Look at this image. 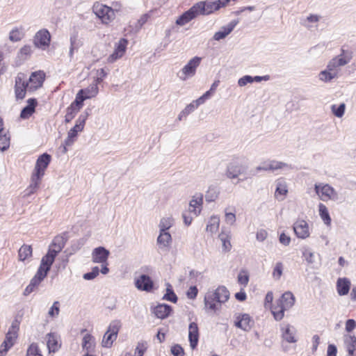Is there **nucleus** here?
<instances>
[{"mask_svg":"<svg viewBox=\"0 0 356 356\" xmlns=\"http://www.w3.org/2000/svg\"><path fill=\"white\" fill-rule=\"evenodd\" d=\"M197 15V10L195 6H193L190 10L185 12L176 20V24L179 26H184Z\"/></svg>","mask_w":356,"mask_h":356,"instance_id":"a878e982","label":"nucleus"},{"mask_svg":"<svg viewBox=\"0 0 356 356\" xmlns=\"http://www.w3.org/2000/svg\"><path fill=\"white\" fill-rule=\"evenodd\" d=\"M99 267L95 266L92 268L91 272L86 273L83 274V277L84 280H91L95 279L99 275Z\"/></svg>","mask_w":356,"mask_h":356,"instance_id":"bf43d9fd","label":"nucleus"},{"mask_svg":"<svg viewBox=\"0 0 356 356\" xmlns=\"http://www.w3.org/2000/svg\"><path fill=\"white\" fill-rule=\"evenodd\" d=\"M24 36L22 29L15 28L13 29L9 34V39L13 42L19 41Z\"/></svg>","mask_w":356,"mask_h":356,"instance_id":"8fccbe9b","label":"nucleus"},{"mask_svg":"<svg viewBox=\"0 0 356 356\" xmlns=\"http://www.w3.org/2000/svg\"><path fill=\"white\" fill-rule=\"evenodd\" d=\"M119 11H120V7L112 8L99 2H95L92 6L94 14L105 24L111 22L115 17V12Z\"/></svg>","mask_w":356,"mask_h":356,"instance_id":"f03ea898","label":"nucleus"},{"mask_svg":"<svg viewBox=\"0 0 356 356\" xmlns=\"http://www.w3.org/2000/svg\"><path fill=\"white\" fill-rule=\"evenodd\" d=\"M220 240L222 242V249L225 252H229L231 250L232 245L230 243V235L229 232H225L222 230L218 236Z\"/></svg>","mask_w":356,"mask_h":356,"instance_id":"4c0bfd02","label":"nucleus"},{"mask_svg":"<svg viewBox=\"0 0 356 356\" xmlns=\"http://www.w3.org/2000/svg\"><path fill=\"white\" fill-rule=\"evenodd\" d=\"M318 211L319 215L324 222V223L327 225H330L331 223V218L330 216L327 208L325 205L322 203H320L318 205Z\"/></svg>","mask_w":356,"mask_h":356,"instance_id":"a19ab883","label":"nucleus"},{"mask_svg":"<svg viewBox=\"0 0 356 356\" xmlns=\"http://www.w3.org/2000/svg\"><path fill=\"white\" fill-rule=\"evenodd\" d=\"M28 104L22 109L20 117L23 119L29 118L35 111L37 102L35 99H29L27 101Z\"/></svg>","mask_w":356,"mask_h":356,"instance_id":"473e14b6","label":"nucleus"},{"mask_svg":"<svg viewBox=\"0 0 356 356\" xmlns=\"http://www.w3.org/2000/svg\"><path fill=\"white\" fill-rule=\"evenodd\" d=\"M188 339L190 346L192 349H195L197 345L199 339V331L197 325L195 323H190L188 326Z\"/></svg>","mask_w":356,"mask_h":356,"instance_id":"b1692460","label":"nucleus"},{"mask_svg":"<svg viewBox=\"0 0 356 356\" xmlns=\"http://www.w3.org/2000/svg\"><path fill=\"white\" fill-rule=\"evenodd\" d=\"M254 321L248 314H238L236 316L235 325L244 331H249Z\"/></svg>","mask_w":356,"mask_h":356,"instance_id":"2eb2a0df","label":"nucleus"},{"mask_svg":"<svg viewBox=\"0 0 356 356\" xmlns=\"http://www.w3.org/2000/svg\"><path fill=\"white\" fill-rule=\"evenodd\" d=\"M127 43L128 41L126 39H120L119 42L115 44L113 54H111L107 58V62L112 63L122 57L126 51Z\"/></svg>","mask_w":356,"mask_h":356,"instance_id":"9b49d317","label":"nucleus"},{"mask_svg":"<svg viewBox=\"0 0 356 356\" xmlns=\"http://www.w3.org/2000/svg\"><path fill=\"white\" fill-rule=\"evenodd\" d=\"M55 257L56 256L48 250L47 253L42 258L38 270L47 275L54 261Z\"/></svg>","mask_w":356,"mask_h":356,"instance_id":"393cba45","label":"nucleus"},{"mask_svg":"<svg viewBox=\"0 0 356 356\" xmlns=\"http://www.w3.org/2000/svg\"><path fill=\"white\" fill-rule=\"evenodd\" d=\"M59 302L55 301L48 312V314L51 317H56L59 314Z\"/></svg>","mask_w":356,"mask_h":356,"instance_id":"052dcab7","label":"nucleus"},{"mask_svg":"<svg viewBox=\"0 0 356 356\" xmlns=\"http://www.w3.org/2000/svg\"><path fill=\"white\" fill-rule=\"evenodd\" d=\"M302 256L306 261L309 264H313L315 261L314 252L309 248H304L302 250Z\"/></svg>","mask_w":356,"mask_h":356,"instance_id":"603ef678","label":"nucleus"},{"mask_svg":"<svg viewBox=\"0 0 356 356\" xmlns=\"http://www.w3.org/2000/svg\"><path fill=\"white\" fill-rule=\"evenodd\" d=\"M283 264L282 262H277L275 265L273 271V277L276 280H279L282 275Z\"/></svg>","mask_w":356,"mask_h":356,"instance_id":"864d4df0","label":"nucleus"},{"mask_svg":"<svg viewBox=\"0 0 356 356\" xmlns=\"http://www.w3.org/2000/svg\"><path fill=\"white\" fill-rule=\"evenodd\" d=\"M87 99L79 91L76 95L75 100L71 104L70 106H73L76 111H79L83 106L84 100Z\"/></svg>","mask_w":356,"mask_h":356,"instance_id":"de8ad7c7","label":"nucleus"},{"mask_svg":"<svg viewBox=\"0 0 356 356\" xmlns=\"http://www.w3.org/2000/svg\"><path fill=\"white\" fill-rule=\"evenodd\" d=\"M249 281L248 275L245 272H241L238 275V282L244 286H246Z\"/></svg>","mask_w":356,"mask_h":356,"instance_id":"69168bd1","label":"nucleus"},{"mask_svg":"<svg viewBox=\"0 0 356 356\" xmlns=\"http://www.w3.org/2000/svg\"><path fill=\"white\" fill-rule=\"evenodd\" d=\"M288 192L286 185L283 181H278L277 182V186L275 190V195H285Z\"/></svg>","mask_w":356,"mask_h":356,"instance_id":"6e6d98bb","label":"nucleus"},{"mask_svg":"<svg viewBox=\"0 0 356 356\" xmlns=\"http://www.w3.org/2000/svg\"><path fill=\"white\" fill-rule=\"evenodd\" d=\"M171 353L175 356H181L184 355V350L179 345H175L171 348Z\"/></svg>","mask_w":356,"mask_h":356,"instance_id":"338daca9","label":"nucleus"},{"mask_svg":"<svg viewBox=\"0 0 356 356\" xmlns=\"http://www.w3.org/2000/svg\"><path fill=\"white\" fill-rule=\"evenodd\" d=\"M19 260L24 261L32 257V248L29 245H23L18 251Z\"/></svg>","mask_w":356,"mask_h":356,"instance_id":"e433bc0d","label":"nucleus"},{"mask_svg":"<svg viewBox=\"0 0 356 356\" xmlns=\"http://www.w3.org/2000/svg\"><path fill=\"white\" fill-rule=\"evenodd\" d=\"M204 307L207 312H215L220 308L221 304L217 302V298L210 291L204 296Z\"/></svg>","mask_w":356,"mask_h":356,"instance_id":"412c9836","label":"nucleus"},{"mask_svg":"<svg viewBox=\"0 0 356 356\" xmlns=\"http://www.w3.org/2000/svg\"><path fill=\"white\" fill-rule=\"evenodd\" d=\"M47 345L50 352H55L59 348L58 340L53 334L47 335Z\"/></svg>","mask_w":356,"mask_h":356,"instance_id":"79ce46f5","label":"nucleus"},{"mask_svg":"<svg viewBox=\"0 0 356 356\" xmlns=\"http://www.w3.org/2000/svg\"><path fill=\"white\" fill-rule=\"evenodd\" d=\"M28 90L26 86L25 76L24 74H19L15 79V92L17 99H22L26 95V91Z\"/></svg>","mask_w":356,"mask_h":356,"instance_id":"ddd939ff","label":"nucleus"},{"mask_svg":"<svg viewBox=\"0 0 356 356\" xmlns=\"http://www.w3.org/2000/svg\"><path fill=\"white\" fill-rule=\"evenodd\" d=\"M51 35L47 29H41L38 31L33 39L35 46L43 50L49 47Z\"/></svg>","mask_w":356,"mask_h":356,"instance_id":"0eeeda50","label":"nucleus"},{"mask_svg":"<svg viewBox=\"0 0 356 356\" xmlns=\"http://www.w3.org/2000/svg\"><path fill=\"white\" fill-rule=\"evenodd\" d=\"M135 286L138 290L150 291L153 288V282L148 275H142L136 279Z\"/></svg>","mask_w":356,"mask_h":356,"instance_id":"4be33fe9","label":"nucleus"},{"mask_svg":"<svg viewBox=\"0 0 356 356\" xmlns=\"http://www.w3.org/2000/svg\"><path fill=\"white\" fill-rule=\"evenodd\" d=\"M78 112L73 106H69L67 108V113L65 115V122H70L74 118L75 114Z\"/></svg>","mask_w":356,"mask_h":356,"instance_id":"e2e57ef3","label":"nucleus"},{"mask_svg":"<svg viewBox=\"0 0 356 356\" xmlns=\"http://www.w3.org/2000/svg\"><path fill=\"white\" fill-rule=\"evenodd\" d=\"M44 73L42 71L33 72L29 77V82H26L28 90L34 91L40 88L44 80Z\"/></svg>","mask_w":356,"mask_h":356,"instance_id":"1a4fd4ad","label":"nucleus"},{"mask_svg":"<svg viewBox=\"0 0 356 356\" xmlns=\"http://www.w3.org/2000/svg\"><path fill=\"white\" fill-rule=\"evenodd\" d=\"M172 312L170 306L165 304H159L154 309V313L157 318L164 319L167 318Z\"/></svg>","mask_w":356,"mask_h":356,"instance_id":"7c9ffc66","label":"nucleus"},{"mask_svg":"<svg viewBox=\"0 0 356 356\" xmlns=\"http://www.w3.org/2000/svg\"><path fill=\"white\" fill-rule=\"evenodd\" d=\"M356 327V321L353 319H348L346 322V330L348 332L353 331Z\"/></svg>","mask_w":356,"mask_h":356,"instance_id":"774afa93","label":"nucleus"},{"mask_svg":"<svg viewBox=\"0 0 356 356\" xmlns=\"http://www.w3.org/2000/svg\"><path fill=\"white\" fill-rule=\"evenodd\" d=\"M203 204V195L202 193H195L189 202V211L195 216L200 214Z\"/></svg>","mask_w":356,"mask_h":356,"instance_id":"dca6fc26","label":"nucleus"},{"mask_svg":"<svg viewBox=\"0 0 356 356\" xmlns=\"http://www.w3.org/2000/svg\"><path fill=\"white\" fill-rule=\"evenodd\" d=\"M26 356H42L41 351L36 343H31L26 353Z\"/></svg>","mask_w":356,"mask_h":356,"instance_id":"5fc2aeb1","label":"nucleus"},{"mask_svg":"<svg viewBox=\"0 0 356 356\" xmlns=\"http://www.w3.org/2000/svg\"><path fill=\"white\" fill-rule=\"evenodd\" d=\"M163 299L172 302H176L177 300V297L172 289V286L169 283L167 284L166 293L164 295Z\"/></svg>","mask_w":356,"mask_h":356,"instance_id":"3c124183","label":"nucleus"},{"mask_svg":"<svg viewBox=\"0 0 356 356\" xmlns=\"http://www.w3.org/2000/svg\"><path fill=\"white\" fill-rule=\"evenodd\" d=\"M314 190L316 193L323 201H327L328 200L337 201L339 200L338 193L333 187L327 184H316L314 186Z\"/></svg>","mask_w":356,"mask_h":356,"instance_id":"39448f33","label":"nucleus"},{"mask_svg":"<svg viewBox=\"0 0 356 356\" xmlns=\"http://www.w3.org/2000/svg\"><path fill=\"white\" fill-rule=\"evenodd\" d=\"M293 230L299 238L305 239L310 234L308 223L304 220H298L293 225Z\"/></svg>","mask_w":356,"mask_h":356,"instance_id":"4468645a","label":"nucleus"},{"mask_svg":"<svg viewBox=\"0 0 356 356\" xmlns=\"http://www.w3.org/2000/svg\"><path fill=\"white\" fill-rule=\"evenodd\" d=\"M238 22L233 20L225 26L220 27L219 31H216L213 35V40L219 41L225 38L229 35L237 25Z\"/></svg>","mask_w":356,"mask_h":356,"instance_id":"aec40b11","label":"nucleus"},{"mask_svg":"<svg viewBox=\"0 0 356 356\" xmlns=\"http://www.w3.org/2000/svg\"><path fill=\"white\" fill-rule=\"evenodd\" d=\"M346 106L344 104H341L339 106L332 105V111L335 116L341 118L345 112Z\"/></svg>","mask_w":356,"mask_h":356,"instance_id":"4d7b16f0","label":"nucleus"},{"mask_svg":"<svg viewBox=\"0 0 356 356\" xmlns=\"http://www.w3.org/2000/svg\"><path fill=\"white\" fill-rule=\"evenodd\" d=\"M351 283L349 279L346 277H339L337 280L336 289L340 296L347 295L350 289Z\"/></svg>","mask_w":356,"mask_h":356,"instance_id":"5701e85b","label":"nucleus"},{"mask_svg":"<svg viewBox=\"0 0 356 356\" xmlns=\"http://www.w3.org/2000/svg\"><path fill=\"white\" fill-rule=\"evenodd\" d=\"M257 172L259 171H271V160L262 162L260 165L256 168Z\"/></svg>","mask_w":356,"mask_h":356,"instance_id":"680f3d73","label":"nucleus"},{"mask_svg":"<svg viewBox=\"0 0 356 356\" xmlns=\"http://www.w3.org/2000/svg\"><path fill=\"white\" fill-rule=\"evenodd\" d=\"M194 6L198 15H207L220 9L216 1H200Z\"/></svg>","mask_w":356,"mask_h":356,"instance_id":"9d476101","label":"nucleus"},{"mask_svg":"<svg viewBox=\"0 0 356 356\" xmlns=\"http://www.w3.org/2000/svg\"><path fill=\"white\" fill-rule=\"evenodd\" d=\"M200 103H198L197 99L193 101L191 103L188 104L184 109L183 110V114H186L187 115L193 112L199 106H200Z\"/></svg>","mask_w":356,"mask_h":356,"instance_id":"13d9d810","label":"nucleus"},{"mask_svg":"<svg viewBox=\"0 0 356 356\" xmlns=\"http://www.w3.org/2000/svg\"><path fill=\"white\" fill-rule=\"evenodd\" d=\"M218 196V192L216 187L209 186L205 194V200L208 202H213Z\"/></svg>","mask_w":356,"mask_h":356,"instance_id":"a18cd8bd","label":"nucleus"},{"mask_svg":"<svg viewBox=\"0 0 356 356\" xmlns=\"http://www.w3.org/2000/svg\"><path fill=\"white\" fill-rule=\"evenodd\" d=\"M42 178V177L32 174L31 183L24 191V196H30L36 192L39 188Z\"/></svg>","mask_w":356,"mask_h":356,"instance_id":"c756f323","label":"nucleus"},{"mask_svg":"<svg viewBox=\"0 0 356 356\" xmlns=\"http://www.w3.org/2000/svg\"><path fill=\"white\" fill-rule=\"evenodd\" d=\"M202 58L195 56L190 59L188 62L177 72V76L181 81H186L194 76L196 74L197 68L201 63Z\"/></svg>","mask_w":356,"mask_h":356,"instance_id":"20e7f679","label":"nucleus"},{"mask_svg":"<svg viewBox=\"0 0 356 356\" xmlns=\"http://www.w3.org/2000/svg\"><path fill=\"white\" fill-rule=\"evenodd\" d=\"M217 298V302L220 304L227 301L229 297V292L225 286H218L216 289L210 291Z\"/></svg>","mask_w":356,"mask_h":356,"instance_id":"c85d7f7f","label":"nucleus"},{"mask_svg":"<svg viewBox=\"0 0 356 356\" xmlns=\"http://www.w3.org/2000/svg\"><path fill=\"white\" fill-rule=\"evenodd\" d=\"M220 218L218 216H211L206 227V230L211 234L216 233L219 228Z\"/></svg>","mask_w":356,"mask_h":356,"instance_id":"ea45409f","label":"nucleus"},{"mask_svg":"<svg viewBox=\"0 0 356 356\" xmlns=\"http://www.w3.org/2000/svg\"><path fill=\"white\" fill-rule=\"evenodd\" d=\"M318 78L321 81L324 82H328L331 81L333 79L337 78L335 73L332 72L331 71L328 70L327 68L326 70L321 71L318 74Z\"/></svg>","mask_w":356,"mask_h":356,"instance_id":"c03bdc74","label":"nucleus"},{"mask_svg":"<svg viewBox=\"0 0 356 356\" xmlns=\"http://www.w3.org/2000/svg\"><path fill=\"white\" fill-rule=\"evenodd\" d=\"M64 248V242L62 237H56L49 248V251L51 252L54 256L56 257Z\"/></svg>","mask_w":356,"mask_h":356,"instance_id":"72a5a7b5","label":"nucleus"},{"mask_svg":"<svg viewBox=\"0 0 356 356\" xmlns=\"http://www.w3.org/2000/svg\"><path fill=\"white\" fill-rule=\"evenodd\" d=\"M350 60V58H346L341 55L332 58L327 64L328 70L336 74L338 77L339 73V67L346 65Z\"/></svg>","mask_w":356,"mask_h":356,"instance_id":"a211bd4d","label":"nucleus"},{"mask_svg":"<svg viewBox=\"0 0 356 356\" xmlns=\"http://www.w3.org/2000/svg\"><path fill=\"white\" fill-rule=\"evenodd\" d=\"M95 346V338L89 334H86L82 341V346L84 350L87 351V353L92 352Z\"/></svg>","mask_w":356,"mask_h":356,"instance_id":"c9c22d12","label":"nucleus"},{"mask_svg":"<svg viewBox=\"0 0 356 356\" xmlns=\"http://www.w3.org/2000/svg\"><path fill=\"white\" fill-rule=\"evenodd\" d=\"M88 115V111H85L79 116L75 125L67 133V137L64 142L65 146H71L74 143L76 140L78 133L81 132L83 130L85 123Z\"/></svg>","mask_w":356,"mask_h":356,"instance_id":"7ed1b4c3","label":"nucleus"},{"mask_svg":"<svg viewBox=\"0 0 356 356\" xmlns=\"http://www.w3.org/2000/svg\"><path fill=\"white\" fill-rule=\"evenodd\" d=\"M281 331H282V338L283 340L286 341L288 343H296L297 341L296 339V329L286 323H283L281 325Z\"/></svg>","mask_w":356,"mask_h":356,"instance_id":"6ab92c4d","label":"nucleus"},{"mask_svg":"<svg viewBox=\"0 0 356 356\" xmlns=\"http://www.w3.org/2000/svg\"><path fill=\"white\" fill-rule=\"evenodd\" d=\"M18 330L19 327L17 323L13 322L6 334L5 341L1 344V348L3 347L4 352H7L13 346L17 337Z\"/></svg>","mask_w":356,"mask_h":356,"instance_id":"6e6552de","label":"nucleus"},{"mask_svg":"<svg viewBox=\"0 0 356 356\" xmlns=\"http://www.w3.org/2000/svg\"><path fill=\"white\" fill-rule=\"evenodd\" d=\"M292 169V166L290 164L286 163H284L282 161H278L275 160H271V171H275L277 170H291Z\"/></svg>","mask_w":356,"mask_h":356,"instance_id":"37998d69","label":"nucleus"},{"mask_svg":"<svg viewBox=\"0 0 356 356\" xmlns=\"http://www.w3.org/2000/svg\"><path fill=\"white\" fill-rule=\"evenodd\" d=\"M296 298L291 291H286L279 299L276 305L271 307V312L276 321H281L284 316V311L291 309L295 304Z\"/></svg>","mask_w":356,"mask_h":356,"instance_id":"f257e3e1","label":"nucleus"},{"mask_svg":"<svg viewBox=\"0 0 356 356\" xmlns=\"http://www.w3.org/2000/svg\"><path fill=\"white\" fill-rule=\"evenodd\" d=\"M46 276L47 274L38 270L35 276L31 279L30 284L34 286V288L37 287Z\"/></svg>","mask_w":356,"mask_h":356,"instance_id":"49530a36","label":"nucleus"},{"mask_svg":"<svg viewBox=\"0 0 356 356\" xmlns=\"http://www.w3.org/2000/svg\"><path fill=\"white\" fill-rule=\"evenodd\" d=\"M156 242L161 248H168L172 243L171 234L168 232L159 231Z\"/></svg>","mask_w":356,"mask_h":356,"instance_id":"2f4dec72","label":"nucleus"},{"mask_svg":"<svg viewBox=\"0 0 356 356\" xmlns=\"http://www.w3.org/2000/svg\"><path fill=\"white\" fill-rule=\"evenodd\" d=\"M110 252L104 247L95 248L91 254L92 261L93 263L105 264L108 261Z\"/></svg>","mask_w":356,"mask_h":356,"instance_id":"f3484780","label":"nucleus"},{"mask_svg":"<svg viewBox=\"0 0 356 356\" xmlns=\"http://www.w3.org/2000/svg\"><path fill=\"white\" fill-rule=\"evenodd\" d=\"M121 327V323L118 320L113 321L104 334L102 339V346L106 348H110L113 341L116 339L118 331Z\"/></svg>","mask_w":356,"mask_h":356,"instance_id":"423d86ee","label":"nucleus"},{"mask_svg":"<svg viewBox=\"0 0 356 356\" xmlns=\"http://www.w3.org/2000/svg\"><path fill=\"white\" fill-rule=\"evenodd\" d=\"M50 161L51 156L47 154H43L39 156L36 161L33 175L42 177Z\"/></svg>","mask_w":356,"mask_h":356,"instance_id":"f8f14e48","label":"nucleus"},{"mask_svg":"<svg viewBox=\"0 0 356 356\" xmlns=\"http://www.w3.org/2000/svg\"><path fill=\"white\" fill-rule=\"evenodd\" d=\"M252 83V76L250 75H245L240 78L238 80V85L241 87L246 86L248 83Z\"/></svg>","mask_w":356,"mask_h":356,"instance_id":"0e129e2a","label":"nucleus"},{"mask_svg":"<svg viewBox=\"0 0 356 356\" xmlns=\"http://www.w3.org/2000/svg\"><path fill=\"white\" fill-rule=\"evenodd\" d=\"M243 168L238 164L230 163L227 167L226 175L229 179H235L243 173Z\"/></svg>","mask_w":356,"mask_h":356,"instance_id":"cd10ccee","label":"nucleus"},{"mask_svg":"<svg viewBox=\"0 0 356 356\" xmlns=\"http://www.w3.org/2000/svg\"><path fill=\"white\" fill-rule=\"evenodd\" d=\"M343 341L348 356H356V337L352 335H345Z\"/></svg>","mask_w":356,"mask_h":356,"instance_id":"bb28decb","label":"nucleus"},{"mask_svg":"<svg viewBox=\"0 0 356 356\" xmlns=\"http://www.w3.org/2000/svg\"><path fill=\"white\" fill-rule=\"evenodd\" d=\"M175 220L170 216L162 218L159 224V231L168 232V230L173 226Z\"/></svg>","mask_w":356,"mask_h":356,"instance_id":"58836bf2","label":"nucleus"},{"mask_svg":"<svg viewBox=\"0 0 356 356\" xmlns=\"http://www.w3.org/2000/svg\"><path fill=\"white\" fill-rule=\"evenodd\" d=\"M80 93L86 99H90L97 95L99 92L98 86L96 83H91L88 88L79 90Z\"/></svg>","mask_w":356,"mask_h":356,"instance_id":"f704fd0d","label":"nucleus"},{"mask_svg":"<svg viewBox=\"0 0 356 356\" xmlns=\"http://www.w3.org/2000/svg\"><path fill=\"white\" fill-rule=\"evenodd\" d=\"M10 146V137L5 131L0 133V150L5 151Z\"/></svg>","mask_w":356,"mask_h":356,"instance_id":"09e8293b","label":"nucleus"}]
</instances>
